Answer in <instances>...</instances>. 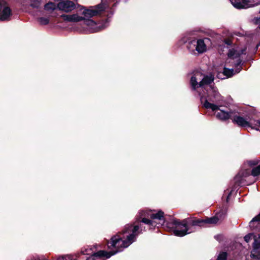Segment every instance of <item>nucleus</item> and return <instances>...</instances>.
I'll return each mask as SVG.
<instances>
[{"instance_id":"27","label":"nucleus","mask_w":260,"mask_h":260,"mask_svg":"<svg viewBox=\"0 0 260 260\" xmlns=\"http://www.w3.org/2000/svg\"><path fill=\"white\" fill-rule=\"evenodd\" d=\"M38 21L41 25H44L48 24L49 22V19L48 18L43 17H39L38 19Z\"/></svg>"},{"instance_id":"32","label":"nucleus","mask_w":260,"mask_h":260,"mask_svg":"<svg viewBox=\"0 0 260 260\" xmlns=\"http://www.w3.org/2000/svg\"><path fill=\"white\" fill-rule=\"evenodd\" d=\"M190 50L191 51L190 53H191V54H202V53H204L207 50Z\"/></svg>"},{"instance_id":"16","label":"nucleus","mask_w":260,"mask_h":260,"mask_svg":"<svg viewBox=\"0 0 260 260\" xmlns=\"http://www.w3.org/2000/svg\"><path fill=\"white\" fill-rule=\"evenodd\" d=\"M214 77L212 75H206L203 79L199 82V86L203 87L205 85H209L214 80Z\"/></svg>"},{"instance_id":"17","label":"nucleus","mask_w":260,"mask_h":260,"mask_svg":"<svg viewBox=\"0 0 260 260\" xmlns=\"http://www.w3.org/2000/svg\"><path fill=\"white\" fill-rule=\"evenodd\" d=\"M260 225V213L255 216L249 222V226L250 228L254 229L258 225Z\"/></svg>"},{"instance_id":"38","label":"nucleus","mask_w":260,"mask_h":260,"mask_svg":"<svg viewBox=\"0 0 260 260\" xmlns=\"http://www.w3.org/2000/svg\"><path fill=\"white\" fill-rule=\"evenodd\" d=\"M146 229H147V230H148L147 229V225L146 226Z\"/></svg>"},{"instance_id":"33","label":"nucleus","mask_w":260,"mask_h":260,"mask_svg":"<svg viewBox=\"0 0 260 260\" xmlns=\"http://www.w3.org/2000/svg\"><path fill=\"white\" fill-rule=\"evenodd\" d=\"M249 2H250V0H241V3H242V6H244V9L249 8L250 7L249 6Z\"/></svg>"},{"instance_id":"39","label":"nucleus","mask_w":260,"mask_h":260,"mask_svg":"<svg viewBox=\"0 0 260 260\" xmlns=\"http://www.w3.org/2000/svg\"><path fill=\"white\" fill-rule=\"evenodd\" d=\"M259 13H260V10H259Z\"/></svg>"},{"instance_id":"31","label":"nucleus","mask_w":260,"mask_h":260,"mask_svg":"<svg viewBox=\"0 0 260 260\" xmlns=\"http://www.w3.org/2000/svg\"><path fill=\"white\" fill-rule=\"evenodd\" d=\"M233 37L231 38H226L224 39L223 43L224 44L226 45L227 46H232L233 44V41H232Z\"/></svg>"},{"instance_id":"13","label":"nucleus","mask_w":260,"mask_h":260,"mask_svg":"<svg viewBox=\"0 0 260 260\" xmlns=\"http://www.w3.org/2000/svg\"><path fill=\"white\" fill-rule=\"evenodd\" d=\"M252 245L253 249L251 252V257L260 260V235L258 238H256L255 236Z\"/></svg>"},{"instance_id":"8","label":"nucleus","mask_w":260,"mask_h":260,"mask_svg":"<svg viewBox=\"0 0 260 260\" xmlns=\"http://www.w3.org/2000/svg\"><path fill=\"white\" fill-rule=\"evenodd\" d=\"M12 11L7 2L5 0H0V21L10 20Z\"/></svg>"},{"instance_id":"7","label":"nucleus","mask_w":260,"mask_h":260,"mask_svg":"<svg viewBox=\"0 0 260 260\" xmlns=\"http://www.w3.org/2000/svg\"><path fill=\"white\" fill-rule=\"evenodd\" d=\"M60 17L66 22H77L82 20L84 21V23L87 25H93L95 24L94 21L91 19H85L83 17L79 16L77 14H74L72 15L69 14H61Z\"/></svg>"},{"instance_id":"1","label":"nucleus","mask_w":260,"mask_h":260,"mask_svg":"<svg viewBox=\"0 0 260 260\" xmlns=\"http://www.w3.org/2000/svg\"><path fill=\"white\" fill-rule=\"evenodd\" d=\"M220 213L216 214L211 217H205L204 219L195 217H190L183 220L175 219L169 223V226L174 229V235L177 237H184L191 232L192 228L196 226L202 227L207 224H215L221 218Z\"/></svg>"},{"instance_id":"9","label":"nucleus","mask_w":260,"mask_h":260,"mask_svg":"<svg viewBox=\"0 0 260 260\" xmlns=\"http://www.w3.org/2000/svg\"><path fill=\"white\" fill-rule=\"evenodd\" d=\"M238 112H234L233 115L232 116V122L235 124L238 125L239 126L242 127H251L252 128L253 123V119H246L244 117L239 116L238 115Z\"/></svg>"},{"instance_id":"29","label":"nucleus","mask_w":260,"mask_h":260,"mask_svg":"<svg viewBox=\"0 0 260 260\" xmlns=\"http://www.w3.org/2000/svg\"><path fill=\"white\" fill-rule=\"evenodd\" d=\"M239 174L237 175L235 177V184L238 186H241L242 184V177L244 176V174H243L242 176L239 177Z\"/></svg>"},{"instance_id":"26","label":"nucleus","mask_w":260,"mask_h":260,"mask_svg":"<svg viewBox=\"0 0 260 260\" xmlns=\"http://www.w3.org/2000/svg\"><path fill=\"white\" fill-rule=\"evenodd\" d=\"M252 129L260 131V120L253 119V123Z\"/></svg>"},{"instance_id":"10","label":"nucleus","mask_w":260,"mask_h":260,"mask_svg":"<svg viewBox=\"0 0 260 260\" xmlns=\"http://www.w3.org/2000/svg\"><path fill=\"white\" fill-rule=\"evenodd\" d=\"M146 217H150L151 220H163L164 223H166L167 227L170 229V231H171L174 234V229L173 228L170 227L169 226V223H171V222H173L174 220L177 219L176 218H173L171 221H168L165 219V214L164 212L161 210H159L157 211L156 213H152L151 212H146Z\"/></svg>"},{"instance_id":"22","label":"nucleus","mask_w":260,"mask_h":260,"mask_svg":"<svg viewBox=\"0 0 260 260\" xmlns=\"http://www.w3.org/2000/svg\"><path fill=\"white\" fill-rule=\"evenodd\" d=\"M212 96L216 101H220L221 95L214 88H212Z\"/></svg>"},{"instance_id":"35","label":"nucleus","mask_w":260,"mask_h":260,"mask_svg":"<svg viewBox=\"0 0 260 260\" xmlns=\"http://www.w3.org/2000/svg\"><path fill=\"white\" fill-rule=\"evenodd\" d=\"M87 249H85V251H82V253L83 254H88V253H87Z\"/></svg>"},{"instance_id":"19","label":"nucleus","mask_w":260,"mask_h":260,"mask_svg":"<svg viewBox=\"0 0 260 260\" xmlns=\"http://www.w3.org/2000/svg\"><path fill=\"white\" fill-rule=\"evenodd\" d=\"M190 82L193 90H196L200 87L199 83L197 82V79L195 76H193L191 77Z\"/></svg>"},{"instance_id":"36","label":"nucleus","mask_w":260,"mask_h":260,"mask_svg":"<svg viewBox=\"0 0 260 260\" xmlns=\"http://www.w3.org/2000/svg\"><path fill=\"white\" fill-rule=\"evenodd\" d=\"M257 163H258L257 162H254V163L252 164L251 165H257Z\"/></svg>"},{"instance_id":"18","label":"nucleus","mask_w":260,"mask_h":260,"mask_svg":"<svg viewBox=\"0 0 260 260\" xmlns=\"http://www.w3.org/2000/svg\"><path fill=\"white\" fill-rule=\"evenodd\" d=\"M203 106L207 109H211L213 111H215L216 110H219L218 106L215 105L214 104L210 103L207 100H205L203 104Z\"/></svg>"},{"instance_id":"30","label":"nucleus","mask_w":260,"mask_h":260,"mask_svg":"<svg viewBox=\"0 0 260 260\" xmlns=\"http://www.w3.org/2000/svg\"><path fill=\"white\" fill-rule=\"evenodd\" d=\"M255 238V235L252 234V233H249L247 235H246L244 239V240L245 242H246L247 243H248L250 240H251L252 239H253Z\"/></svg>"},{"instance_id":"2","label":"nucleus","mask_w":260,"mask_h":260,"mask_svg":"<svg viewBox=\"0 0 260 260\" xmlns=\"http://www.w3.org/2000/svg\"><path fill=\"white\" fill-rule=\"evenodd\" d=\"M178 45L181 48L207 49L211 46L212 42L210 39L207 37L192 40H189L184 37L178 41Z\"/></svg>"},{"instance_id":"14","label":"nucleus","mask_w":260,"mask_h":260,"mask_svg":"<svg viewBox=\"0 0 260 260\" xmlns=\"http://www.w3.org/2000/svg\"><path fill=\"white\" fill-rule=\"evenodd\" d=\"M234 113V112L231 111L230 112H225L223 110H220L219 112L216 114V117L220 120L225 121L229 119H232Z\"/></svg>"},{"instance_id":"34","label":"nucleus","mask_w":260,"mask_h":260,"mask_svg":"<svg viewBox=\"0 0 260 260\" xmlns=\"http://www.w3.org/2000/svg\"><path fill=\"white\" fill-rule=\"evenodd\" d=\"M231 194H232V191L229 193L228 196L226 197V202H229L230 197L231 196Z\"/></svg>"},{"instance_id":"3","label":"nucleus","mask_w":260,"mask_h":260,"mask_svg":"<svg viewBox=\"0 0 260 260\" xmlns=\"http://www.w3.org/2000/svg\"><path fill=\"white\" fill-rule=\"evenodd\" d=\"M146 211H140L139 215L136 216V221L134 224H127L122 231V234L129 232L140 234H142L143 231H146V226H144V223L141 221L142 218L146 217Z\"/></svg>"},{"instance_id":"6","label":"nucleus","mask_w":260,"mask_h":260,"mask_svg":"<svg viewBox=\"0 0 260 260\" xmlns=\"http://www.w3.org/2000/svg\"><path fill=\"white\" fill-rule=\"evenodd\" d=\"M107 245L109 249L112 247L117 248L119 252L121 250L120 248L127 247L128 244L127 241L123 240L120 235L117 234L111 238L110 241L107 242Z\"/></svg>"},{"instance_id":"28","label":"nucleus","mask_w":260,"mask_h":260,"mask_svg":"<svg viewBox=\"0 0 260 260\" xmlns=\"http://www.w3.org/2000/svg\"><path fill=\"white\" fill-rule=\"evenodd\" d=\"M228 253L226 252H222L218 255L217 260H227Z\"/></svg>"},{"instance_id":"25","label":"nucleus","mask_w":260,"mask_h":260,"mask_svg":"<svg viewBox=\"0 0 260 260\" xmlns=\"http://www.w3.org/2000/svg\"><path fill=\"white\" fill-rule=\"evenodd\" d=\"M251 174L254 177L260 175V165L252 169Z\"/></svg>"},{"instance_id":"15","label":"nucleus","mask_w":260,"mask_h":260,"mask_svg":"<svg viewBox=\"0 0 260 260\" xmlns=\"http://www.w3.org/2000/svg\"><path fill=\"white\" fill-rule=\"evenodd\" d=\"M141 221L147 225V229H149V230H154L157 224V223L155 220L149 219L147 218V217L142 218Z\"/></svg>"},{"instance_id":"21","label":"nucleus","mask_w":260,"mask_h":260,"mask_svg":"<svg viewBox=\"0 0 260 260\" xmlns=\"http://www.w3.org/2000/svg\"><path fill=\"white\" fill-rule=\"evenodd\" d=\"M139 234L137 233H133L132 232L131 234H129L127 236L126 240H125L126 241H127V243L128 244V245L131 244L135 239L136 237L138 236Z\"/></svg>"},{"instance_id":"24","label":"nucleus","mask_w":260,"mask_h":260,"mask_svg":"<svg viewBox=\"0 0 260 260\" xmlns=\"http://www.w3.org/2000/svg\"><path fill=\"white\" fill-rule=\"evenodd\" d=\"M44 9L46 11L54 10L55 9V5L53 3L49 2L45 5Z\"/></svg>"},{"instance_id":"12","label":"nucleus","mask_w":260,"mask_h":260,"mask_svg":"<svg viewBox=\"0 0 260 260\" xmlns=\"http://www.w3.org/2000/svg\"><path fill=\"white\" fill-rule=\"evenodd\" d=\"M118 252V250L110 251L109 252L105 250H101L97 251L96 252H94L87 260H96L97 258H109L112 255L117 253Z\"/></svg>"},{"instance_id":"20","label":"nucleus","mask_w":260,"mask_h":260,"mask_svg":"<svg viewBox=\"0 0 260 260\" xmlns=\"http://www.w3.org/2000/svg\"><path fill=\"white\" fill-rule=\"evenodd\" d=\"M222 74L227 78L232 77L234 74V70L233 69H230L224 67L223 68Z\"/></svg>"},{"instance_id":"37","label":"nucleus","mask_w":260,"mask_h":260,"mask_svg":"<svg viewBox=\"0 0 260 260\" xmlns=\"http://www.w3.org/2000/svg\"><path fill=\"white\" fill-rule=\"evenodd\" d=\"M219 75H220V73H218V74H217V77H218V78H219Z\"/></svg>"},{"instance_id":"11","label":"nucleus","mask_w":260,"mask_h":260,"mask_svg":"<svg viewBox=\"0 0 260 260\" xmlns=\"http://www.w3.org/2000/svg\"><path fill=\"white\" fill-rule=\"evenodd\" d=\"M81 6L79 4L76 5L73 1L69 0L60 2L57 6L58 10L67 13L70 12L75 9H78Z\"/></svg>"},{"instance_id":"4","label":"nucleus","mask_w":260,"mask_h":260,"mask_svg":"<svg viewBox=\"0 0 260 260\" xmlns=\"http://www.w3.org/2000/svg\"><path fill=\"white\" fill-rule=\"evenodd\" d=\"M246 54V50H239V51H238V50H230V52L228 54L229 58L226 60V63L229 60V62H230L231 60H234L235 59H236V60L234 61V66L236 68L235 71L237 73H239L241 70L242 68H238V67L240 66L242 64L243 59H245L246 60H249L251 58L250 56H247L245 58L241 56L242 55H245Z\"/></svg>"},{"instance_id":"5","label":"nucleus","mask_w":260,"mask_h":260,"mask_svg":"<svg viewBox=\"0 0 260 260\" xmlns=\"http://www.w3.org/2000/svg\"><path fill=\"white\" fill-rule=\"evenodd\" d=\"M80 7L81 8L79 9L80 11L84 9L82 14L85 17L89 18L101 15L105 9V5L102 3L95 6L90 7L88 9H85V7L83 6H81Z\"/></svg>"},{"instance_id":"23","label":"nucleus","mask_w":260,"mask_h":260,"mask_svg":"<svg viewBox=\"0 0 260 260\" xmlns=\"http://www.w3.org/2000/svg\"><path fill=\"white\" fill-rule=\"evenodd\" d=\"M233 6L238 9H244V6H242V3L240 0H235L232 2Z\"/></svg>"}]
</instances>
